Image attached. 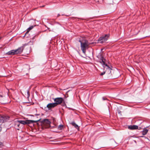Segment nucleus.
<instances>
[{"mask_svg": "<svg viewBox=\"0 0 150 150\" xmlns=\"http://www.w3.org/2000/svg\"><path fill=\"white\" fill-rule=\"evenodd\" d=\"M102 64L104 68H105V67H106V69H108L110 70L111 69L110 68L107 64L105 63V62H104V64L103 63H102Z\"/></svg>", "mask_w": 150, "mask_h": 150, "instance_id": "obj_12", "label": "nucleus"}, {"mask_svg": "<svg viewBox=\"0 0 150 150\" xmlns=\"http://www.w3.org/2000/svg\"><path fill=\"white\" fill-rule=\"evenodd\" d=\"M31 116H34L33 115H30Z\"/></svg>", "mask_w": 150, "mask_h": 150, "instance_id": "obj_26", "label": "nucleus"}, {"mask_svg": "<svg viewBox=\"0 0 150 150\" xmlns=\"http://www.w3.org/2000/svg\"><path fill=\"white\" fill-rule=\"evenodd\" d=\"M63 128V126L62 125H60L58 127V129L59 130H62Z\"/></svg>", "mask_w": 150, "mask_h": 150, "instance_id": "obj_18", "label": "nucleus"}, {"mask_svg": "<svg viewBox=\"0 0 150 150\" xmlns=\"http://www.w3.org/2000/svg\"><path fill=\"white\" fill-rule=\"evenodd\" d=\"M148 131V130L144 128V130L142 132V133L143 135H145L146 134Z\"/></svg>", "mask_w": 150, "mask_h": 150, "instance_id": "obj_13", "label": "nucleus"}, {"mask_svg": "<svg viewBox=\"0 0 150 150\" xmlns=\"http://www.w3.org/2000/svg\"><path fill=\"white\" fill-rule=\"evenodd\" d=\"M30 42L32 43L31 41H30L29 43H27V44H25L23 45L22 46L19 47L18 49L15 50V51H16V54H20L22 52L24 48V47L25 46L28 45V43H29Z\"/></svg>", "mask_w": 150, "mask_h": 150, "instance_id": "obj_4", "label": "nucleus"}, {"mask_svg": "<svg viewBox=\"0 0 150 150\" xmlns=\"http://www.w3.org/2000/svg\"><path fill=\"white\" fill-rule=\"evenodd\" d=\"M97 57L100 59V63L101 64L103 63L104 64V62H105L106 59L104 58L101 53H99L97 55Z\"/></svg>", "mask_w": 150, "mask_h": 150, "instance_id": "obj_7", "label": "nucleus"}, {"mask_svg": "<svg viewBox=\"0 0 150 150\" xmlns=\"http://www.w3.org/2000/svg\"><path fill=\"white\" fill-rule=\"evenodd\" d=\"M27 97L28 98L30 96V92L29 90H27Z\"/></svg>", "mask_w": 150, "mask_h": 150, "instance_id": "obj_19", "label": "nucleus"}, {"mask_svg": "<svg viewBox=\"0 0 150 150\" xmlns=\"http://www.w3.org/2000/svg\"><path fill=\"white\" fill-rule=\"evenodd\" d=\"M1 37H0V39H1Z\"/></svg>", "mask_w": 150, "mask_h": 150, "instance_id": "obj_28", "label": "nucleus"}, {"mask_svg": "<svg viewBox=\"0 0 150 150\" xmlns=\"http://www.w3.org/2000/svg\"><path fill=\"white\" fill-rule=\"evenodd\" d=\"M1 130H2V128L1 126H0V132L1 131Z\"/></svg>", "mask_w": 150, "mask_h": 150, "instance_id": "obj_24", "label": "nucleus"}, {"mask_svg": "<svg viewBox=\"0 0 150 150\" xmlns=\"http://www.w3.org/2000/svg\"><path fill=\"white\" fill-rule=\"evenodd\" d=\"M109 36V35L108 34L103 35L99 38L98 41H99V43L102 44L107 40Z\"/></svg>", "mask_w": 150, "mask_h": 150, "instance_id": "obj_3", "label": "nucleus"}, {"mask_svg": "<svg viewBox=\"0 0 150 150\" xmlns=\"http://www.w3.org/2000/svg\"><path fill=\"white\" fill-rule=\"evenodd\" d=\"M105 71H103V72H102L100 74V75L102 76L104 74H105Z\"/></svg>", "mask_w": 150, "mask_h": 150, "instance_id": "obj_22", "label": "nucleus"}, {"mask_svg": "<svg viewBox=\"0 0 150 150\" xmlns=\"http://www.w3.org/2000/svg\"><path fill=\"white\" fill-rule=\"evenodd\" d=\"M41 120V118H40L39 119L36 120H25V122L26 123V124H30L32 123H36L38 125V123H37L39 121Z\"/></svg>", "mask_w": 150, "mask_h": 150, "instance_id": "obj_8", "label": "nucleus"}, {"mask_svg": "<svg viewBox=\"0 0 150 150\" xmlns=\"http://www.w3.org/2000/svg\"><path fill=\"white\" fill-rule=\"evenodd\" d=\"M9 116L6 115L1 116L0 115V123L5 122L9 120Z\"/></svg>", "mask_w": 150, "mask_h": 150, "instance_id": "obj_5", "label": "nucleus"}, {"mask_svg": "<svg viewBox=\"0 0 150 150\" xmlns=\"http://www.w3.org/2000/svg\"><path fill=\"white\" fill-rule=\"evenodd\" d=\"M15 50H12L6 53V54L10 55H14L16 54V52Z\"/></svg>", "mask_w": 150, "mask_h": 150, "instance_id": "obj_11", "label": "nucleus"}, {"mask_svg": "<svg viewBox=\"0 0 150 150\" xmlns=\"http://www.w3.org/2000/svg\"><path fill=\"white\" fill-rule=\"evenodd\" d=\"M102 99H103V100H108L107 98L105 97H103L102 98Z\"/></svg>", "mask_w": 150, "mask_h": 150, "instance_id": "obj_21", "label": "nucleus"}, {"mask_svg": "<svg viewBox=\"0 0 150 150\" xmlns=\"http://www.w3.org/2000/svg\"><path fill=\"white\" fill-rule=\"evenodd\" d=\"M15 125L16 127L17 126L18 127H19L20 125V124L17 121L16 122Z\"/></svg>", "mask_w": 150, "mask_h": 150, "instance_id": "obj_17", "label": "nucleus"}, {"mask_svg": "<svg viewBox=\"0 0 150 150\" xmlns=\"http://www.w3.org/2000/svg\"><path fill=\"white\" fill-rule=\"evenodd\" d=\"M20 124H21L23 125L26 124V123L25 122V121L23 120H17Z\"/></svg>", "mask_w": 150, "mask_h": 150, "instance_id": "obj_15", "label": "nucleus"}, {"mask_svg": "<svg viewBox=\"0 0 150 150\" xmlns=\"http://www.w3.org/2000/svg\"><path fill=\"white\" fill-rule=\"evenodd\" d=\"M71 124L74 126V127L75 128H76L77 129H79V127L74 122H72Z\"/></svg>", "mask_w": 150, "mask_h": 150, "instance_id": "obj_14", "label": "nucleus"}, {"mask_svg": "<svg viewBox=\"0 0 150 150\" xmlns=\"http://www.w3.org/2000/svg\"><path fill=\"white\" fill-rule=\"evenodd\" d=\"M40 115L39 114H35V115L36 116H39Z\"/></svg>", "mask_w": 150, "mask_h": 150, "instance_id": "obj_23", "label": "nucleus"}, {"mask_svg": "<svg viewBox=\"0 0 150 150\" xmlns=\"http://www.w3.org/2000/svg\"><path fill=\"white\" fill-rule=\"evenodd\" d=\"M60 16V15H59V14H58V16Z\"/></svg>", "mask_w": 150, "mask_h": 150, "instance_id": "obj_25", "label": "nucleus"}, {"mask_svg": "<svg viewBox=\"0 0 150 150\" xmlns=\"http://www.w3.org/2000/svg\"><path fill=\"white\" fill-rule=\"evenodd\" d=\"M50 122L49 120L45 119L41 122V125L43 128H48L50 126Z\"/></svg>", "mask_w": 150, "mask_h": 150, "instance_id": "obj_2", "label": "nucleus"}, {"mask_svg": "<svg viewBox=\"0 0 150 150\" xmlns=\"http://www.w3.org/2000/svg\"><path fill=\"white\" fill-rule=\"evenodd\" d=\"M128 128L131 130H134L138 129V126L136 125H130L128 126Z\"/></svg>", "mask_w": 150, "mask_h": 150, "instance_id": "obj_10", "label": "nucleus"}, {"mask_svg": "<svg viewBox=\"0 0 150 150\" xmlns=\"http://www.w3.org/2000/svg\"><path fill=\"white\" fill-rule=\"evenodd\" d=\"M54 101L55 102L54 103L56 104V106L57 105L61 104L64 101V99L62 98H54Z\"/></svg>", "mask_w": 150, "mask_h": 150, "instance_id": "obj_6", "label": "nucleus"}, {"mask_svg": "<svg viewBox=\"0 0 150 150\" xmlns=\"http://www.w3.org/2000/svg\"><path fill=\"white\" fill-rule=\"evenodd\" d=\"M91 54H92L93 55V52H91Z\"/></svg>", "mask_w": 150, "mask_h": 150, "instance_id": "obj_27", "label": "nucleus"}, {"mask_svg": "<svg viewBox=\"0 0 150 150\" xmlns=\"http://www.w3.org/2000/svg\"><path fill=\"white\" fill-rule=\"evenodd\" d=\"M35 26V25L34 26H30V27H29L27 31V32H26V34L28 33L29 31H30L31 30L32 28H33V27Z\"/></svg>", "mask_w": 150, "mask_h": 150, "instance_id": "obj_16", "label": "nucleus"}, {"mask_svg": "<svg viewBox=\"0 0 150 150\" xmlns=\"http://www.w3.org/2000/svg\"><path fill=\"white\" fill-rule=\"evenodd\" d=\"M3 144L1 142H0V147H1L3 146Z\"/></svg>", "mask_w": 150, "mask_h": 150, "instance_id": "obj_20", "label": "nucleus"}, {"mask_svg": "<svg viewBox=\"0 0 150 150\" xmlns=\"http://www.w3.org/2000/svg\"><path fill=\"white\" fill-rule=\"evenodd\" d=\"M78 41L80 43L81 49L83 52L85 54L86 49L88 48L89 45L88 41L83 38H79Z\"/></svg>", "mask_w": 150, "mask_h": 150, "instance_id": "obj_1", "label": "nucleus"}, {"mask_svg": "<svg viewBox=\"0 0 150 150\" xmlns=\"http://www.w3.org/2000/svg\"><path fill=\"white\" fill-rule=\"evenodd\" d=\"M55 103H49L47 105V107L48 108L49 110H50L51 109L56 106V104Z\"/></svg>", "mask_w": 150, "mask_h": 150, "instance_id": "obj_9", "label": "nucleus"}]
</instances>
